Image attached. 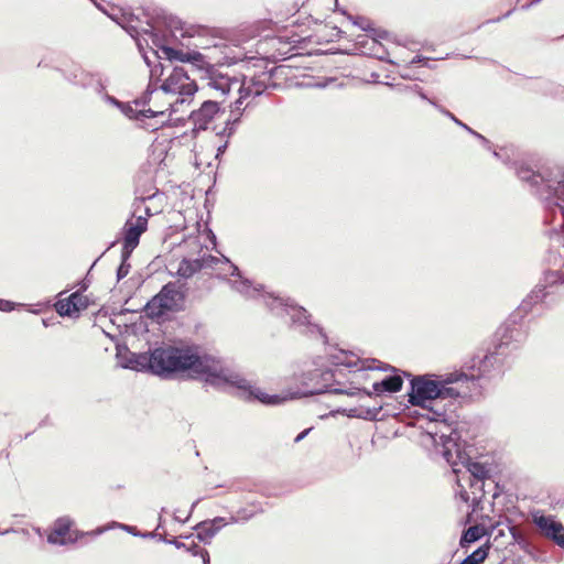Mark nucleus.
<instances>
[{
	"mask_svg": "<svg viewBox=\"0 0 564 564\" xmlns=\"http://www.w3.org/2000/svg\"><path fill=\"white\" fill-rule=\"evenodd\" d=\"M387 35V32L381 31L377 32V34L371 35H362L360 36V40L358 41V44L365 48L362 53L369 54L371 56L377 57L378 59L386 61L388 56V52L382 45V43L378 40V37H383Z\"/></svg>",
	"mask_w": 564,
	"mask_h": 564,
	"instance_id": "nucleus-18",
	"label": "nucleus"
},
{
	"mask_svg": "<svg viewBox=\"0 0 564 564\" xmlns=\"http://www.w3.org/2000/svg\"><path fill=\"white\" fill-rule=\"evenodd\" d=\"M129 258H124V252L121 253V263L117 270V279L120 281L121 279L126 278L130 270V264L128 263Z\"/></svg>",
	"mask_w": 564,
	"mask_h": 564,
	"instance_id": "nucleus-38",
	"label": "nucleus"
},
{
	"mask_svg": "<svg viewBox=\"0 0 564 564\" xmlns=\"http://www.w3.org/2000/svg\"><path fill=\"white\" fill-rule=\"evenodd\" d=\"M532 522L538 528L540 534L551 540L557 546L564 550V525L553 516H545L540 511L532 513Z\"/></svg>",
	"mask_w": 564,
	"mask_h": 564,
	"instance_id": "nucleus-12",
	"label": "nucleus"
},
{
	"mask_svg": "<svg viewBox=\"0 0 564 564\" xmlns=\"http://www.w3.org/2000/svg\"><path fill=\"white\" fill-rule=\"evenodd\" d=\"M202 269H214L218 263H225L229 267V263H231L227 258H224V260L214 257L212 254H204L203 257L198 258Z\"/></svg>",
	"mask_w": 564,
	"mask_h": 564,
	"instance_id": "nucleus-36",
	"label": "nucleus"
},
{
	"mask_svg": "<svg viewBox=\"0 0 564 564\" xmlns=\"http://www.w3.org/2000/svg\"><path fill=\"white\" fill-rule=\"evenodd\" d=\"M358 411H360V408H358V409H350V410H349V413H348V416H350V417H357V415H356V414H358Z\"/></svg>",
	"mask_w": 564,
	"mask_h": 564,
	"instance_id": "nucleus-49",
	"label": "nucleus"
},
{
	"mask_svg": "<svg viewBox=\"0 0 564 564\" xmlns=\"http://www.w3.org/2000/svg\"><path fill=\"white\" fill-rule=\"evenodd\" d=\"M499 356V351H494L484 356L478 366V377L487 376L491 372V370H499L501 367Z\"/></svg>",
	"mask_w": 564,
	"mask_h": 564,
	"instance_id": "nucleus-24",
	"label": "nucleus"
},
{
	"mask_svg": "<svg viewBox=\"0 0 564 564\" xmlns=\"http://www.w3.org/2000/svg\"><path fill=\"white\" fill-rule=\"evenodd\" d=\"M165 23L166 26L171 30V32L182 30V22L174 17H170Z\"/></svg>",
	"mask_w": 564,
	"mask_h": 564,
	"instance_id": "nucleus-40",
	"label": "nucleus"
},
{
	"mask_svg": "<svg viewBox=\"0 0 564 564\" xmlns=\"http://www.w3.org/2000/svg\"><path fill=\"white\" fill-rule=\"evenodd\" d=\"M460 564H469L465 558L460 562Z\"/></svg>",
	"mask_w": 564,
	"mask_h": 564,
	"instance_id": "nucleus-54",
	"label": "nucleus"
},
{
	"mask_svg": "<svg viewBox=\"0 0 564 564\" xmlns=\"http://www.w3.org/2000/svg\"><path fill=\"white\" fill-rule=\"evenodd\" d=\"M169 544H173L177 549H184L188 553H191L194 556H200L203 564H210L209 553L205 549H200L197 544L192 543L191 545H186L183 542H180L176 539L172 540H164Z\"/></svg>",
	"mask_w": 564,
	"mask_h": 564,
	"instance_id": "nucleus-25",
	"label": "nucleus"
},
{
	"mask_svg": "<svg viewBox=\"0 0 564 564\" xmlns=\"http://www.w3.org/2000/svg\"><path fill=\"white\" fill-rule=\"evenodd\" d=\"M243 391H248L250 395H252L254 399L259 400L263 404H279L282 401H285L288 397H281L279 394H268L263 391H261L259 388H254L249 383V388L242 389Z\"/></svg>",
	"mask_w": 564,
	"mask_h": 564,
	"instance_id": "nucleus-26",
	"label": "nucleus"
},
{
	"mask_svg": "<svg viewBox=\"0 0 564 564\" xmlns=\"http://www.w3.org/2000/svg\"><path fill=\"white\" fill-rule=\"evenodd\" d=\"M144 33L150 36L152 40L153 45L156 47V50L152 51V57L154 61L151 59V57L147 54L143 55L144 62L147 63L148 67L150 68V83L147 89V94L142 99L134 100L135 106H144L147 102H152L155 100L154 95H151V91L154 89L153 86L155 82L161 80V77L164 74V70L169 68L171 65L164 66L161 62L155 63L158 59L166 58L164 52L162 51V46H166L165 44L161 43V40L158 37V34L154 33V28H152L150 31L144 30Z\"/></svg>",
	"mask_w": 564,
	"mask_h": 564,
	"instance_id": "nucleus-9",
	"label": "nucleus"
},
{
	"mask_svg": "<svg viewBox=\"0 0 564 564\" xmlns=\"http://www.w3.org/2000/svg\"><path fill=\"white\" fill-rule=\"evenodd\" d=\"M115 528H119L134 536H142V538H149V536H152V533H143V534H140L135 531V528L134 527H131V525H128V524H123V523H119V522H116V521H112L111 523H109L108 525H105V527H99L97 528L96 530H94L91 532V534H95V535H99V534H102L104 532L110 530V529H115Z\"/></svg>",
	"mask_w": 564,
	"mask_h": 564,
	"instance_id": "nucleus-28",
	"label": "nucleus"
},
{
	"mask_svg": "<svg viewBox=\"0 0 564 564\" xmlns=\"http://www.w3.org/2000/svg\"><path fill=\"white\" fill-rule=\"evenodd\" d=\"M185 295L176 282L165 284L145 305L144 312L151 317H160L167 312L181 310Z\"/></svg>",
	"mask_w": 564,
	"mask_h": 564,
	"instance_id": "nucleus-8",
	"label": "nucleus"
},
{
	"mask_svg": "<svg viewBox=\"0 0 564 564\" xmlns=\"http://www.w3.org/2000/svg\"><path fill=\"white\" fill-rule=\"evenodd\" d=\"M74 84H77L84 88L93 87L95 93L102 97L106 90V84L99 74H90L82 72L78 78L77 75L74 77Z\"/></svg>",
	"mask_w": 564,
	"mask_h": 564,
	"instance_id": "nucleus-22",
	"label": "nucleus"
},
{
	"mask_svg": "<svg viewBox=\"0 0 564 564\" xmlns=\"http://www.w3.org/2000/svg\"><path fill=\"white\" fill-rule=\"evenodd\" d=\"M265 305L276 316H290L292 325L296 328L308 327L312 329L316 327L311 325L307 311L302 306L295 305L290 299L268 294L265 295Z\"/></svg>",
	"mask_w": 564,
	"mask_h": 564,
	"instance_id": "nucleus-10",
	"label": "nucleus"
},
{
	"mask_svg": "<svg viewBox=\"0 0 564 564\" xmlns=\"http://www.w3.org/2000/svg\"><path fill=\"white\" fill-rule=\"evenodd\" d=\"M88 306V300L80 292H74L67 299L59 300L55 304L56 312L61 316L72 317Z\"/></svg>",
	"mask_w": 564,
	"mask_h": 564,
	"instance_id": "nucleus-16",
	"label": "nucleus"
},
{
	"mask_svg": "<svg viewBox=\"0 0 564 564\" xmlns=\"http://www.w3.org/2000/svg\"><path fill=\"white\" fill-rule=\"evenodd\" d=\"M174 519H175L176 521L185 522V521L188 519V517H185V518L183 519V518H182V513H178V514H177V512H175V513H174Z\"/></svg>",
	"mask_w": 564,
	"mask_h": 564,
	"instance_id": "nucleus-48",
	"label": "nucleus"
},
{
	"mask_svg": "<svg viewBox=\"0 0 564 564\" xmlns=\"http://www.w3.org/2000/svg\"><path fill=\"white\" fill-rule=\"evenodd\" d=\"M192 358V347H159L149 354L132 355L124 368L137 371L148 370L161 378H171L176 372L187 371Z\"/></svg>",
	"mask_w": 564,
	"mask_h": 564,
	"instance_id": "nucleus-3",
	"label": "nucleus"
},
{
	"mask_svg": "<svg viewBox=\"0 0 564 564\" xmlns=\"http://www.w3.org/2000/svg\"><path fill=\"white\" fill-rule=\"evenodd\" d=\"M476 388L475 376L464 372L447 375L442 380H433L427 377H415L411 380L409 402L421 406L426 413L427 420L440 423L445 433L454 431L455 411L458 399L471 394Z\"/></svg>",
	"mask_w": 564,
	"mask_h": 564,
	"instance_id": "nucleus-1",
	"label": "nucleus"
},
{
	"mask_svg": "<svg viewBox=\"0 0 564 564\" xmlns=\"http://www.w3.org/2000/svg\"><path fill=\"white\" fill-rule=\"evenodd\" d=\"M420 62H421V57H420V56H415V57L411 61V63H412V64H416V63H420Z\"/></svg>",
	"mask_w": 564,
	"mask_h": 564,
	"instance_id": "nucleus-52",
	"label": "nucleus"
},
{
	"mask_svg": "<svg viewBox=\"0 0 564 564\" xmlns=\"http://www.w3.org/2000/svg\"><path fill=\"white\" fill-rule=\"evenodd\" d=\"M142 205H143V202H141V203L135 207V212H134V213H137V212L140 209V207H141Z\"/></svg>",
	"mask_w": 564,
	"mask_h": 564,
	"instance_id": "nucleus-53",
	"label": "nucleus"
},
{
	"mask_svg": "<svg viewBox=\"0 0 564 564\" xmlns=\"http://www.w3.org/2000/svg\"><path fill=\"white\" fill-rule=\"evenodd\" d=\"M197 89L196 82L189 77L188 72L184 67L175 66L161 86L151 91V95H154L155 100L161 97L166 98V107L163 109L171 116L178 112L180 107L192 98Z\"/></svg>",
	"mask_w": 564,
	"mask_h": 564,
	"instance_id": "nucleus-5",
	"label": "nucleus"
},
{
	"mask_svg": "<svg viewBox=\"0 0 564 564\" xmlns=\"http://www.w3.org/2000/svg\"><path fill=\"white\" fill-rule=\"evenodd\" d=\"M162 51L170 63L178 61L196 66L202 72V89H207L208 95L214 98L213 100H224L231 90L240 89V80L238 78L230 77L219 72L214 65L207 62L205 56L199 52H184L170 46H162Z\"/></svg>",
	"mask_w": 564,
	"mask_h": 564,
	"instance_id": "nucleus-2",
	"label": "nucleus"
},
{
	"mask_svg": "<svg viewBox=\"0 0 564 564\" xmlns=\"http://www.w3.org/2000/svg\"><path fill=\"white\" fill-rule=\"evenodd\" d=\"M236 90L239 93V97L230 106V109H231V111L243 112V110H245L243 101L247 97H249L252 94V90L250 87H245L241 83H240V89H236ZM253 94H254V96H259L261 94V91L256 90V91H253Z\"/></svg>",
	"mask_w": 564,
	"mask_h": 564,
	"instance_id": "nucleus-31",
	"label": "nucleus"
},
{
	"mask_svg": "<svg viewBox=\"0 0 564 564\" xmlns=\"http://www.w3.org/2000/svg\"><path fill=\"white\" fill-rule=\"evenodd\" d=\"M187 367V371L203 378L206 383L213 387L249 388V381L239 372L228 367L224 360L209 355H199L197 348H192V358Z\"/></svg>",
	"mask_w": 564,
	"mask_h": 564,
	"instance_id": "nucleus-4",
	"label": "nucleus"
},
{
	"mask_svg": "<svg viewBox=\"0 0 564 564\" xmlns=\"http://www.w3.org/2000/svg\"><path fill=\"white\" fill-rule=\"evenodd\" d=\"M517 173L520 180L529 182L534 186L543 182L542 177L529 167H520Z\"/></svg>",
	"mask_w": 564,
	"mask_h": 564,
	"instance_id": "nucleus-32",
	"label": "nucleus"
},
{
	"mask_svg": "<svg viewBox=\"0 0 564 564\" xmlns=\"http://www.w3.org/2000/svg\"><path fill=\"white\" fill-rule=\"evenodd\" d=\"M219 100H205L197 110L191 111V119L198 130H206L219 111Z\"/></svg>",
	"mask_w": 564,
	"mask_h": 564,
	"instance_id": "nucleus-14",
	"label": "nucleus"
},
{
	"mask_svg": "<svg viewBox=\"0 0 564 564\" xmlns=\"http://www.w3.org/2000/svg\"><path fill=\"white\" fill-rule=\"evenodd\" d=\"M354 23L356 25H358L361 30L364 31H367V32H371V34H377V30H375L373 28H371V22L366 19V18H362V17H358Z\"/></svg>",
	"mask_w": 564,
	"mask_h": 564,
	"instance_id": "nucleus-39",
	"label": "nucleus"
},
{
	"mask_svg": "<svg viewBox=\"0 0 564 564\" xmlns=\"http://www.w3.org/2000/svg\"><path fill=\"white\" fill-rule=\"evenodd\" d=\"M242 116V112L231 111L229 113V117L226 121V127L224 129V133L228 137L235 133L237 124L240 122V118Z\"/></svg>",
	"mask_w": 564,
	"mask_h": 564,
	"instance_id": "nucleus-34",
	"label": "nucleus"
},
{
	"mask_svg": "<svg viewBox=\"0 0 564 564\" xmlns=\"http://www.w3.org/2000/svg\"><path fill=\"white\" fill-rule=\"evenodd\" d=\"M541 197L547 207H557L564 215V176L561 180L549 181L541 192Z\"/></svg>",
	"mask_w": 564,
	"mask_h": 564,
	"instance_id": "nucleus-15",
	"label": "nucleus"
},
{
	"mask_svg": "<svg viewBox=\"0 0 564 564\" xmlns=\"http://www.w3.org/2000/svg\"><path fill=\"white\" fill-rule=\"evenodd\" d=\"M540 1L541 0H531L529 3L523 4L522 9H528V8H530V7L534 6V4H538Z\"/></svg>",
	"mask_w": 564,
	"mask_h": 564,
	"instance_id": "nucleus-46",
	"label": "nucleus"
},
{
	"mask_svg": "<svg viewBox=\"0 0 564 564\" xmlns=\"http://www.w3.org/2000/svg\"><path fill=\"white\" fill-rule=\"evenodd\" d=\"M224 58H225V61H226L227 63H230V62H232L234 59H236V57H235V56L230 57V56H227V55H226Z\"/></svg>",
	"mask_w": 564,
	"mask_h": 564,
	"instance_id": "nucleus-51",
	"label": "nucleus"
},
{
	"mask_svg": "<svg viewBox=\"0 0 564 564\" xmlns=\"http://www.w3.org/2000/svg\"><path fill=\"white\" fill-rule=\"evenodd\" d=\"M228 523L229 522H227L223 517H216L212 520L202 521L195 527L197 532L196 536L199 541L206 544L210 543L212 539L219 532V530Z\"/></svg>",
	"mask_w": 564,
	"mask_h": 564,
	"instance_id": "nucleus-19",
	"label": "nucleus"
},
{
	"mask_svg": "<svg viewBox=\"0 0 564 564\" xmlns=\"http://www.w3.org/2000/svg\"><path fill=\"white\" fill-rule=\"evenodd\" d=\"M302 388L290 395V399L308 397L314 394L334 393L350 394L347 390L335 387V372L330 369H314L302 376Z\"/></svg>",
	"mask_w": 564,
	"mask_h": 564,
	"instance_id": "nucleus-7",
	"label": "nucleus"
},
{
	"mask_svg": "<svg viewBox=\"0 0 564 564\" xmlns=\"http://www.w3.org/2000/svg\"><path fill=\"white\" fill-rule=\"evenodd\" d=\"M229 268L231 270L230 275L239 278L238 280L230 282V285L235 291L248 297H254L256 295H260L265 302V295L270 294L269 292L262 293V286H253L251 281H249L248 279H242L238 267H236L235 264L229 263Z\"/></svg>",
	"mask_w": 564,
	"mask_h": 564,
	"instance_id": "nucleus-17",
	"label": "nucleus"
},
{
	"mask_svg": "<svg viewBox=\"0 0 564 564\" xmlns=\"http://www.w3.org/2000/svg\"><path fill=\"white\" fill-rule=\"evenodd\" d=\"M547 293L545 292L544 285H536L534 290L528 295L525 300H523L521 304V308L523 311H528L533 304L545 299Z\"/></svg>",
	"mask_w": 564,
	"mask_h": 564,
	"instance_id": "nucleus-29",
	"label": "nucleus"
},
{
	"mask_svg": "<svg viewBox=\"0 0 564 564\" xmlns=\"http://www.w3.org/2000/svg\"><path fill=\"white\" fill-rule=\"evenodd\" d=\"M72 525L73 520L69 517L58 518L54 522L53 530L47 535V542L58 545L75 543L79 536L84 535V533L75 532V536L73 538L70 534Z\"/></svg>",
	"mask_w": 564,
	"mask_h": 564,
	"instance_id": "nucleus-13",
	"label": "nucleus"
},
{
	"mask_svg": "<svg viewBox=\"0 0 564 564\" xmlns=\"http://www.w3.org/2000/svg\"><path fill=\"white\" fill-rule=\"evenodd\" d=\"M440 110H441V112H442V113H444V115H446L447 117H449V118H451V119H452L456 124H458V126H464V123H463L459 119H457V118H456L452 112H449L448 110L443 109V108H441Z\"/></svg>",
	"mask_w": 564,
	"mask_h": 564,
	"instance_id": "nucleus-44",
	"label": "nucleus"
},
{
	"mask_svg": "<svg viewBox=\"0 0 564 564\" xmlns=\"http://www.w3.org/2000/svg\"><path fill=\"white\" fill-rule=\"evenodd\" d=\"M382 410L381 405L372 406V408H364L360 406V411H358L357 417L368 421H376L378 420V415L380 414Z\"/></svg>",
	"mask_w": 564,
	"mask_h": 564,
	"instance_id": "nucleus-35",
	"label": "nucleus"
},
{
	"mask_svg": "<svg viewBox=\"0 0 564 564\" xmlns=\"http://www.w3.org/2000/svg\"><path fill=\"white\" fill-rule=\"evenodd\" d=\"M14 308V303L7 301V300H0V311L2 312H10Z\"/></svg>",
	"mask_w": 564,
	"mask_h": 564,
	"instance_id": "nucleus-42",
	"label": "nucleus"
},
{
	"mask_svg": "<svg viewBox=\"0 0 564 564\" xmlns=\"http://www.w3.org/2000/svg\"><path fill=\"white\" fill-rule=\"evenodd\" d=\"M464 129H466L469 133L474 134L475 137H477L479 140L482 141L484 144H488L489 141L484 137L481 135L480 133L474 131L471 128H469L467 124L464 123V126H462Z\"/></svg>",
	"mask_w": 564,
	"mask_h": 564,
	"instance_id": "nucleus-43",
	"label": "nucleus"
},
{
	"mask_svg": "<svg viewBox=\"0 0 564 564\" xmlns=\"http://www.w3.org/2000/svg\"><path fill=\"white\" fill-rule=\"evenodd\" d=\"M403 380L400 376H388L372 386L373 392L380 394L382 392H398L402 389Z\"/></svg>",
	"mask_w": 564,
	"mask_h": 564,
	"instance_id": "nucleus-23",
	"label": "nucleus"
},
{
	"mask_svg": "<svg viewBox=\"0 0 564 564\" xmlns=\"http://www.w3.org/2000/svg\"><path fill=\"white\" fill-rule=\"evenodd\" d=\"M311 430H312V427L306 429V430H304L303 432H301V433L295 437L294 442H295V443H299V442H301L302 440H304V438L308 435V433L311 432Z\"/></svg>",
	"mask_w": 564,
	"mask_h": 564,
	"instance_id": "nucleus-45",
	"label": "nucleus"
},
{
	"mask_svg": "<svg viewBox=\"0 0 564 564\" xmlns=\"http://www.w3.org/2000/svg\"><path fill=\"white\" fill-rule=\"evenodd\" d=\"M482 535H484L482 528H480L478 525L469 527L467 530L464 531V533L460 538L459 544L462 547H466L470 543H474V542L478 541L479 539H481Z\"/></svg>",
	"mask_w": 564,
	"mask_h": 564,
	"instance_id": "nucleus-30",
	"label": "nucleus"
},
{
	"mask_svg": "<svg viewBox=\"0 0 564 564\" xmlns=\"http://www.w3.org/2000/svg\"><path fill=\"white\" fill-rule=\"evenodd\" d=\"M489 545L485 544L475 550L471 554H469L465 560L469 564H479L486 560L488 556Z\"/></svg>",
	"mask_w": 564,
	"mask_h": 564,
	"instance_id": "nucleus-33",
	"label": "nucleus"
},
{
	"mask_svg": "<svg viewBox=\"0 0 564 564\" xmlns=\"http://www.w3.org/2000/svg\"><path fill=\"white\" fill-rule=\"evenodd\" d=\"M107 104L112 105L119 109L121 107L122 101L118 100L116 97L108 95L107 93L101 97Z\"/></svg>",
	"mask_w": 564,
	"mask_h": 564,
	"instance_id": "nucleus-41",
	"label": "nucleus"
},
{
	"mask_svg": "<svg viewBox=\"0 0 564 564\" xmlns=\"http://www.w3.org/2000/svg\"><path fill=\"white\" fill-rule=\"evenodd\" d=\"M333 362L336 366H345L347 368H355L357 370H361V369L384 370L383 368H380V367H373L370 365L366 366L367 361L361 360L360 358L356 357L351 352H347V351H343V350L333 357Z\"/></svg>",
	"mask_w": 564,
	"mask_h": 564,
	"instance_id": "nucleus-21",
	"label": "nucleus"
},
{
	"mask_svg": "<svg viewBox=\"0 0 564 564\" xmlns=\"http://www.w3.org/2000/svg\"><path fill=\"white\" fill-rule=\"evenodd\" d=\"M257 513V510H248L246 508H241L236 512V516L230 517L229 523H236L238 521H248L250 520L254 514Z\"/></svg>",
	"mask_w": 564,
	"mask_h": 564,
	"instance_id": "nucleus-37",
	"label": "nucleus"
},
{
	"mask_svg": "<svg viewBox=\"0 0 564 564\" xmlns=\"http://www.w3.org/2000/svg\"><path fill=\"white\" fill-rule=\"evenodd\" d=\"M197 501L196 502H193L192 505V510L194 509V507L196 506Z\"/></svg>",
	"mask_w": 564,
	"mask_h": 564,
	"instance_id": "nucleus-56",
	"label": "nucleus"
},
{
	"mask_svg": "<svg viewBox=\"0 0 564 564\" xmlns=\"http://www.w3.org/2000/svg\"><path fill=\"white\" fill-rule=\"evenodd\" d=\"M174 519H175L176 521L185 522V521L188 519V517H185V518L183 519V518H182V513H178V514H177V512H175V513H174Z\"/></svg>",
	"mask_w": 564,
	"mask_h": 564,
	"instance_id": "nucleus-47",
	"label": "nucleus"
},
{
	"mask_svg": "<svg viewBox=\"0 0 564 564\" xmlns=\"http://www.w3.org/2000/svg\"><path fill=\"white\" fill-rule=\"evenodd\" d=\"M202 270L199 259H186L184 258L177 268V275L183 279H189L195 273Z\"/></svg>",
	"mask_w": 564,
	"mask_h": 564,
	"instance_id": "nucleus-27",
	"label": "nucleus"
},
{
	"mask_svg": "<svg viewBox=\"0 0 564 564\" xmlns=\"http://www.w3.org/2000/svg\"><path fill=\"white\" fill-rule=\"evenodd\" d=\"M435 434H440V438L443 441V446L445 448L444 457L447 463L452 465L453 471L457 475V485L464 489L465 486L463 481H467L469 487L474 489V495H476V490L482 491L484 481L489 476L488 468L481 463L471 462L469 458H466L462 462V465L465 468V471H463L458 467V464L452 460L453 454L449 448L452 443L456 445L455 442L458 437V434L455 431H451L448 434H446L443 430L435 431Z\"/></svg>",
	"mask_w": 564,
	"mask_h": 564,
	"instance_id": "nucleus-6",
	"label": "nucleus"
},
{
	"mask_svg": "<svg viewBox=\"0 0 564 564\" xmlns=\"http://www.w3.org/2000/svg\"><path fill=\"white\" fill-rule=\"evenodd\" d=\"M494 155L499 158V153L497 151L494 152Z\"/></svg>",
	"mask_w": 564,
	"mask_h": 564,
	"instance_id": "nucleus-55",
	"label": "nucleus"
},
{
	"mask_svg": "<svg viewBox=\"0 0 564 564\" xmlns=\"http://www.w3.org/2000/svg\"><path fill=\"white\" fill-rule=\"evenodd\" d=\"M144 215H138L134 219L127 220L124 225L123 234V246L122 251L124 258H130L132 251L138 247L141 235L148 228V217L150 216V209L143 207Z\"/></svg>",
	"mask_w": 564,
	"mask_h": 564,
	"instance_id": "nucleus-11",
	"label": "nucleus"
},
{
	"mask_svg": "<svg viewBox=\"0 0 564 564\" xmlns=\"http://www.w3.org/2000/svg\"><path fill=\"white\" fill-rule=\"evenodd\" d=\"M419 95H420V97H421L422 99L427 100L430 104H432V105L436 106V105H435V102H434V101H432L431 99H429V98L426 97V95H425L423 91H420V93H419Z\"/></svg>",
	"mask_w": 564,
	"mask_h": 564,
	"instance_id": "nucleus-50",
	"label": "nucleus"
},
{
	"mask_svg": "<svg viewBox=\"0 0 564 564\" xmlns=\"http://www.w3.org/2000/svg\"><path fill=\"white\" fill-rule=\"evenodd\" d=\"M152 102H153V107H150L148 109L143 108L140 110H138L130 104L122 102L121 107H119V109L126 117H128L129 119H135V120H140L141 118H153V117H158V116H165V110L163 109V107L158 106L155 104V100Z\"/></svg>",
	"mask_w": 564,
	"mask_h": 564,
	"instance_id": "nucleus-20",
	"label": "nucleus"
}]
</instances>
